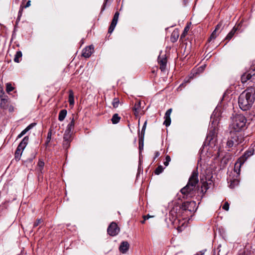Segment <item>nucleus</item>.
<instances>
[{"label": "nucleus", "instance_id": "nucleus-1", "mask_svg": "<svg viewBox=\"0 0 255 255\" xmlns=\"http://www.w3.org/2000/svg\"><path fill=\"white\" fill-rule=\"evenodd\" d=\"M255 100V88L252 87L247 88L240 95L238 103L243 111H247L252 106Z\"/></svg>", "mask_w": 255, "mask_h": 255}, {"label": "nucleus", "instance_id": "nucleus-2", "mask_svg": "<svg viewBox=\"0 0 255 255\" xmlns=\"http://www.w3.org/2000/svg\"><path fill=\"white\" fill-rule=\"evenodd\" d=\"M247 120L245 116L239 114L235 115L232 123L230 126V130L237 133H240L246 126Z\"/></svg>", "mask_w": 255, "mask_h": 255}, {"label": "nucleus", "instance_id": "nucleus-3", "mask_svg": "<svg viewBox=\"0 0 255 255\" xmlns=\"http://www.w3.org/2000/svg\"><path fill=\"white\" fill-rule=\"evenodd\" d=\"M199 180L198 178V172L194 170L192 172L187 185L181 189V192L183 194H186L191 193L195 188Z\"/></svg>", "mask_w": 255, "mask_h": 255}, {"label": "nucleus", "instance_id": "nucleus-4", "mask_svg": "<svg viewBox=\"0 0 255 255\" xmlns=\"http://www.w3.org/2000/svg\"><path fill=\"white\" fill-rule=\"evenodd\" d=\"M211 125H210V128L207 136V141L214 142L216 140L215 137L217 134V128L219 124V120L215 115H212L211 117Z\"/></svg>", "mask_w": 255, "mask_h": 255}, {"label": "nucleus", "instance_id": "nucleus-5", "mask_svg": "<svg viewBox=\"0 0 255 255\" xmlns=\"http://www.w3.org/2000/svg\"><path fill=\"white\" fill-rule=\"evenodd\" d=\"M244 140V136L241 133H237L230 130V136L227 141V146L228 147H232L242 143Z\"/></svg>", "mask_w": 255, "mask_h": 255}, {"label": "nucleus", "instance_id": "nucleus-6", "mask_svg": "<svg viewBox=\"0 0 255 255\" xmlns=\"http://www.w3.org/2000/svg\"><path fill=\"white\" fill-rule=\"evenodd\" d=\"M254 154V150L250 149L246 151L244 154L240 157L237 161L235 163V168L236 167L241 168V166L245 163L246 160L250 156Z\"/></svg>", "mask_w": 255, "mask_h": 255}, {"label": "nucleus", "instance_id": "nucleus-7", "mask_svg": "<svg viewBox=\"0 0 255 255\" xmlns=\"http://www.w3.org/2000/svg\"><path fill=\"white\" fill-rule=\"evenodd\" d=\"M0 108L3 109H6L8 108L9 99L7 96L4 94L2 88L0 89Z\"/></svg>", "mask_w": 255, "mask_h": 255}, {"label": "nucleus", "instance_id": "nucleus-8", "mask_svg": "<svg viewBox=\"0 0 255 255\" xmlns=\"http://www.w3.org/2000/svg\"><path fill=\"white\" fill-rule=\"evenodd\" d=\"M120 228L115 222H112L107 229L108 233L111 236H115L118 234L120 232Z\"/></svg>", "mask_w": 255, "mask_h": 255}, {"label": "nucleus", "instance_id": "nucleus-9", "mask_svg": "<svg viewBox=\"0 0 255 255\" xmlns=\"http://www.w3.org/2000/svg\"><path fill=\"white\" fill-rule=\"evenodd\" d=\"M180 210V208L178 206L174 207L170 211L169 214V218L172 224H174L177 219L179 214L177 211Z\"/></svg>", "mask_w": 255, "mask_h": 255}, {"label": "nucleus", "instance_id": "nucleus-10", "mask_svg": "<svg viewBox=\"0 0 255 255\" xmlns=\"http://www.w3.org/2000/svg\"><path fill=\"white\" fill-rule=\"evenodd\" d=\"M158 62L161 71L162 72L165 71L167 65V58L166 55L160 54L158 57Z\"/></svg>", "mask_w": 255, "mask_h": 255}, {"label": "nucleus", "instance_id": "nucleus-11", "mask_svg": "<svg viewBox=\"0 0 255 255\" xmlns=\"http://www.w3.org/2000/svg\"><path fill=\"white\" fill-rule=\"evenodd\" d=\"M119 16V12H116L114 16L113 20L112 21L111 24L109 27L108 32L109 33H112L114 31L118 21Z\"/></svg>", "mask_w": 255, "mask_h": 255}, {"label": "nucleus", "instance_id": "nucleus-12", "mask_svg": "<svg viewBox=\"0 0 255 255\" xmlns=\"http://www.w3.org/2000/svg\"><path fill=\"white\" fill-rule=\"evenodd\" d=\"M94 51V46L90 45L84 48L82 52V56L85 58H89Z\"/></svg>", "mask_w": 255, "mask_h": 255}, {"label": "nucleus", "instance_id": "nucleus-13", "mask_svg": "<svg viewBox=\"0 0 255 255\" xmlns=\"http://www.w3.org/2000/svg\"><path fill=\"white\" fill-rule=\"evenodd\" d=\"M129 248V244L127 241H123L119 247V251L123 254H126Z\"/></svg>", "mask_w": 255, "mask_h": 255}, {"label": "nucleus", "instance_id": "nucleus-14", "mask_svg": "<svg viewBox=\"0 0 255 255\" xmlns=\"http://www.w3.org/2000/svg\"><path fill=\"white\" fill-rule=\"evenodd\" d=\"M241 24L239 23L238 24H236L232 29V30L228 33L227 35L225 40L228 41H229L234 35L235 33L236 32L237 30L239 29Z\"/></svg>", "mask_w": 255, "mask_h": 255}, {"label": "nucleus", "instance_id": "nucleus-15", "mask_svg": "<svg viewBox=\"0 0 255 255\" xmlns=\"http://www.w3.org/2000/svg\"><path fill=\"white\" fill-rule=\"evenodd\" d=\"M75 125V120H74V116L73 115L72 118H71V122L67 125V128L65 130V131L72 132V130L74 128Z\"/></svg>", "mask_w": 255, "mask_h": 255}, {"label": "nucleus", "instance_id": "nucleus-16", "mask_svg": "<svg viewBox=\"0 0 255 255\" xmlns=\"http://www.w3.org/2000/svg\"><path fill=\"white\" fill-rule=\"evenodd\" d=\"M141 103L140 101H137L134 105L133 108L134 114L135 116H137L139 112L141 106Z\"/></svg>", "mask_w": 255, "mask_h": 255}, {"label": "nucleus", "instance_id": "nucleus-17", "mask_svg": "<svg viewBox=\"0 0 255 255\" xmlns=\"http://www.w3.org/2000/svg\"><path fill=\"white\" fill-rule=\"evenodd\" d=\"M252 73H245L241 76V81L243 83H246L248 80H250L252 77Z\"/></svg>", "mask_w": 255, "mask_h": 255}, {"label": "nucleus", "instance_id": "nucleus-18", "mask_svg": "<svg viewBox=\"0 0 255 255\" xmlns=\"http://www.w3.org/2000/svg\"><path fill=\"white\" fill-rule=\"evenodd\" d=\"M239 184V180L237 178H234L230 180L229 187L231 188H234Z\"/></svg>", "mask_w": 255, "mask_h": 255}, {"label": "nucleus", "instance_id": "nucleus-19", "mask_svg": "<svg viewBox=\"0 0 255 255\" xmlns=\"http://www.w3.org/2000/svg\"><path fill=\"white\" fill-rule=\"evenodd\" d=\"M67 113V111L65 109L60 111L58 116V120L61 122L63 121L66 116Z\"/></svg>", "mask_w": 255, "mask_h": 255}, {"label": "nucleus", "instance_id": "nucleus-20", "mask_svg": "<svg viewBox=\"0 0 255 255\" xmlns=\"http://www.w3.org/2000/svg\"><path fill=\"white\" fill-rule=\"evenodd\" d=\"M72 132L65 131L63 135V140H72Z\"/></svg>", "mask_w": 255, "mask_h": 255}, {"label": "nucleus", "instance_id": "nucleus-21", "mask_svg": "<svg viewBox=\"0 0 255 255\" xmlns=\"http://www.w3.org/2000/svg\"><path fill=\"white\" fill-rule=\"evenodd\" d=\"M69 103L70 105L73 106L74 104V93L72 90L69 91Z\"/></svg>", "mask_w": 255, "mask_h": 255}, {"label": "nucleus", "instance_id": "nucleus-22", "mask_svg": "<svg viewBox=\"0 0 255 255\" xmlns=\"http://www.w3.org/2000/svg\"><path fill=\"white\" fill-rule=\"evenodd\" d=\"M121 119L120 117H119V115L118 114H115L111 119L112 123L113 124H118Z\"/></svg>", "mask_w": 255, "mask_h": 255}, {"label": "nucleus", "instance_id": "nucleus-23", "mask_svg": "<svg viewBox=\"0 0 255 255\" xmlns=\"http://www.w3.org/2000/svg\"><path fill=\"white\" fill-rule=\"evenodd\" d=\"M146 123H147V122H145V123L143 126L141 131V134L139 135V143L140 144V142L143 139V136H144V133H145V129L146 128Z\"/></svg>", "mask_w": 255, "mask_h": 255}, {"label": "nucleus", "instance_id": "nucleus-24", "mask_svg": "<svg viewBox=\"0 0 255 255\" xmlns=\"http://www.w3.org/2000/svg\"><path fill=\"white\" fill-rule=\"evenodd\" d=\"M22 57V53L21 51H17L14 58V61L15 62L18 63L20 61V58Z\"/></svg>", "mask_w": 255, "mask_h": 255}, {"label": "nucleus", "instance_id": "nucleus-25", "mask_svg": "<svg viewBox=\"0 0 255 255\" xmlns=\"http://www.w3.org/2000/svg\"><path fill=\"white\" fill-rule=\"evenodd\" d=\"M44 165V162L42 160H39L37 164V170L38 172L42 173Z\"/></svg>", "mask_w": 255, "mask_h": 255}, {"label": "nucleus", "instance_id": "nucleus-26", "mask_svg": "<svg viewBox=\"0 0 255 255\" xmlns=\"http://www.w3.org/2000/svg\"><path fill=\"white\" fill-rule=\"evenodd\" d=\"M71 141L72 140H63V148L66 150H67V149L69 148Z\"/></svg>", "mask_w": 255, "mask_h": 255}, {"label": "nucleus", "instance_id": "nucleus-27", "mask_svg": "<svg viewBox=\"0 0 255 255\" xmlns=\"http://www.w3.org/2000/svg\"><path fill=\"white\" fill-rule=\"evenodd\" d=\"M28 141H29V137L28 136H26L23 138V139L20 142V143L21 144V145H22L23 146H24V147H25L26 146L27 144H28Z\"/></svg>", "mask_w": 255, "mask_h": 255}, {"label": "nucleus", "instance_id": "nucleus-28", "mask_svg": "<svg viewBox=\"0 0 255 255\" xmlns=\"http://www.w3.org/2000/svg\"><path fill=\"white\" fill-rule=\"evenodd\" d=\"M22 151H21V150H18V148H16V150L15 152V158L16 159V160H19L20 159V156L22 154Z\"/></svg>", "mask_w": 255, "mask_h": 255}, {"label": "nucleus", "instance_id": "nucleus-29", "mask_svg": "<svg viewBox=\"0 0 255 255\" xmlns=\"http://www.w3.org/2000/svg\"><path fill=\"white\" fill-rule=\"evenodd\" d=\"M14 88L12 86L11 84L9 83H6V91L9 93L10 92L13 91Z\"/></svg>", "mask_w": 255, "mask_h": 255}, {"label": "nucleus", "instance_id": "nucleus-30", "mask_svg": "<svg viewBox=\"0 0 255 255\" xmlns=\"http://www.w3.org/2000/svg\"><path fill=\"white\" fill-rule=\"evenodd\" d=\"M163 170V168L161 165L158 166L154 171V173L156 175H158L161 173Z\"/></svg>", "mask_w": 255, "mask_h": 255}, {"label": "nucleus", "instance_id": "nucleus-31", "mask_svg": "<svg viewBox=\"0 0 255 255\" xmlns=\"http://www.w3.org/2000/svg\"><path fill=\"white\" fill-rule=\"evenodd\" d=\"M189 29H190V27H189V25H187V26L184 28V30H183V33H182V34H181V38H183V37H184L186 35V34H187V32H188V31L189 30Z\"/></svg>", "mask_w": 255, "mask_h": 255}, {"label": "nucleus", "instance_id": "nucleus-32", "mask_svg": "<svg viewBox=\"0 0 255 255\" xmlns=\"http://www.w3.org/2000/svg\"><path fill=\"white\" fill-rule=\"evenodd\" d=\"M217 33L216 30H214L213 31L212 33L211 34L208 41H210L212 40L215 39L216 37H217Z\"/></svg>", "mask_w": 255, "mask_h": 255}, {"label": "nucleus", "instance_id": "nucleus-33", "mask_svg": "<svg viewBox=\"0 0 255 255\" xmlns=\"http://www.w3.org/2000/svg\"><path fill=\"white\" fill-rule=\"evenodd\" d=\"M51 136H52V131L51 130H50L47 134V139L45 143L46 144H48V143L50 142L51 139Z\"/></svg>", "mask_w": 255, "mask_h": 255}, {"label": "nucleus", "instance_id": "nucleus-34", "mask_svg": "<svg viewBox=\"0 0 255 255\" xmlns=\"http://www.w3.org/2000/svg\"><path fill=\"white\" fill-rule=\"evenodd\" d=\"M165 121L164 122V124L166 126L168 127L170 125L171 123V119L170 118L168 117H164Z\"/></svg>", "mask_w": 255, "mask_h": 255}, {"label": "nucleus", "instance_id": "nucleus-35", "mask_svg": "<svg viewBox=\"0 0 255 255\" xmlns=\"http://www.w3.org/2000/svg\"><path fill=\"white\" fill-rule=\"evenodd\" d=\"M43 222L42 219H38L33 224V227H36Z\"/></svg>", "mask_w": 255, "mask_h": 255}, {"label": "nucleus", "instance_id": "nucleus-36", "mask_svg": "<svg viewBox=\"0 0 255 255\" xmlns=\"http://www.w3.org/2000/svg\"><path fill=\"white\" fill-rule=\"evenodd\" d=\"M194 204V202H186L184 203V205H183V208H184V210H188V207L189 205ZM189 210H190L189 209Z\"/></svg>", "mask_w": 255, "mask_h": 255}, {"label": "nucleus", "instance_id": "nucleus-37", "mask_svg": "<svg viewBox=\"0 0 255 255\" xmlns=\"http://www.w3.org/2000/svg\"><path fill=\"white\" fill-rule=\"evenodd\" d=\"M209 188V184L206 182H204L201 186L202 191H203L204 189L206 191Z\"/></svg>", "mask_w": 255, "mask_h": 255}, {"label": "nucleus", "instance_id": "nucleus-38", "mask_svg": "<svg viewBox=\"0 0 255 255\" xmlns=\"http://www.w3.org/2000/svg\"><path fill=\"white\" fill-rule=\"evenodd\" d=\"M119 104V100L118 99H114L113 102V105L114 108H117Z\"/></svg>", "mask_w": 255, "mask_h": 255}, {"label": "nucleus", "instance_id": "nucleus-39", "mask_svg": "<svg viewBox=\"0 0 255 255\" xmlns=\"http://www.w3.org/2000/svg\"><path fill=\"white\" fill-rule=\"evenodd\" d=\"M172 112V109H168L166 112L165 113V117H168V118H170V115H171V113Z\"/></svg>", "mask_w": 255, "mask_h": 255}, {"label": "nucleus", "instance_id": "nucleus-40", "mask_svg": "<svg viewBox=\"0 0 255 255\" xmlns=\"http://www.w3.org/2000/svg\"><path fill=\"white\" fill-rule=\"evenodd\" d=\"M24 8H25V7L23 6H22V5L20 6V9H19V12H18V18H19L21 16L22 13V11H23V9Z\"/></svg>", "mask_w": 255, "mask_h": 255}, {"label": "nucleus", "instance_id": "nucleus-41", "mask_svg": "<svg viewBox=\"0 0 255 255\" xmlns=\"http://www.w3.org/2000/svg\"><path fill=\"white\" fill-rule=\"evenodd\" d=\"M223 209L228 211L229 209V204L228 202H226L223 206Z\"/></svg>", "mask_w": 255, "mask_h": 255}, {"label": "nucleus", "instance_id": "nucleus-42", "mask_svg": "<svg viewBox=\"0 0 255 255\" xmlns=\"http://www.w3.org/2000/svg\"><path fill=\"white\" fill-rule=\"evenodd\" d=\"M35 125V123H32L30 124L29 126H28L26 128L28 129V130L29 131L30 129L33 128Z\"/></svg>", "mask_w": 255, "mask_h": 255}, {"label": "nucleus", "instance_id": "nucleus-43", "mask_svg": "<svg viewBox=\"0 0 255 255\" xmlns=\"http://www.w3.org/2000/svg\"><path fill=\"white\" fill-rule=\"evenodd\" d=\"M17 148L18 149V150H20L22 151L24 150V149L25 148V147H24V146L21 145V144L19 143V145H18Z\"/></svg>", "mask_w": 255, "mask_h": 255}, {"label": "nucleus", "instance_id": "nucleus-44", "mask_svg": "<svg viewBox=\"0 0 255 255\" xmlns=\"http://www.w3.org/2000/svg\"><path fill=\"white\" fill-rule=\"evenodd\" d=\"M222 23L221 22H220L219 24H217L215 30H216V31H217L222 27Z\"/></svg>", "mask_w": 255, "mask_h": 255}, {"label": "nucleus", "instance_id": "nucleus-45", "mask_svg": "<svg viewBox=\"0 0 255 255\" xmlns=\"http://www.w3.org/2000/svg\"><path fill=\"white\" fill-rule=\"evenodd\" d=\"M234 171L236 172L238 174H239L240 173V168H239L238 167H236L235 168V167H234Z\"/></svg>", "mask_w": 255, "mask_h": 255}, {"label": "nucleus", "instance_id": "nucleus-46", "mask_svg": "<svg viewBox=\"0 0 255 255\" xmlns=\"http://www.w3.org/2000/svg\"><path fill=\"white\" fill-rule=\"evenodd\" d=\"M153 217H154L153 216H150L149 215H146V216H144L143 217V219H144V220H146L150 218Z\"/></svg>", "mask_w": 255, "mask_h": 255}, {"label": "nucleus", "instance_id": "nucleus-47", "mask_svg": "<svg viewBox=\"0 0 255 255\" xmlns=\"http://www.w3.org/2000/svg\"><path fill=\"white\" fill-rule=\"evenodd\" d=\"M159 155H160V153L159 151H155L154 160H155L157 157H158L159 156Z\"/></svg>", "mask_w": 255, "mask_h": 255}, {"label": "nucleus", "instance_id": "nucleus-48", "mask_svg": "<svg viewBox=\"0 0 255 255\" xmlns=\"http://www.w3.org/2000/svg\"><path fill=\"white\" fill-rule=\"evenodd\" d=\"M28 129H27L26 128H25L24 130H23L20 133H21V134L22 135H24L27 131H28Z\"/></svg>", "mask_w": 255, "mask_h": 255}, {"label": "nucleus", "instance_id": "nucleus-49", "mask_svg": "<svg viewBox=\"0 0 255 255\" xmlns=\"http://www.w3.org/2000/svg\"><path fill=\"white\" fill-rule=\"evenodd\" d=\"M28 129H27L26 128H25L24 130H23L20 133H21V134L22 135H24L27 131H28Z\"/></svg>", "mask_w": 255, "mask_h": 255}, {"label": "nucleus", "instance_id": "nucleus-50", "mask_svg": "<svg viewBox=\"0 0 255 255\" xmlns=\"http://www.w3.org/2000/svg\"><path fill=\"white\" fill-rule=\"evenodd\" d=\"M30 2H31L30 0H28V1L27 2V3H26V5H25V6H24L25 8H26V7H29V6L30 5Z\"/></svg>", "mask_w": 255, "mask_h": 255}, {"label": "nucleus", "instance_id": "nucleus-51", "mask_svg": "<svg viewBox=\"0 0 255 255\" xmlns=\"http://www.w3.org/2000/svg\"><path fill=\"white\" fill-rule=\"evenodd\" d=\"M205 251H201L199 253H197L196 255H203L204 254Z\"/></svg>", "mask_w": 255, "mask_h": 255}, {"label": "nucleus", "instance_id": "nucleus-52", "mask_svg": "<svg viewBox=\"0 0 255 255\" xmlns=\"http://www.w3.org/2000/svg\"><path fill=\"white\" fill-rule=\"evenodd\" d=\"M143 140L140 142V143H139V149H141V148H143Z\"/></svg>", "mask_w": 255, "mask_h": 255}, {"label": "nucleus", "instance_id": "nucleus-53", "mask_svg": "<svg viewBox=\"0 0 255 255\" xmlns=\"http://www.w3.org/2000/svg\"><path fill=\"white\" fill-rule=\"evenodd\" d=\"M171 160V158L170 157V156L169 155H167L166 156V161H167V162H169Z\"/></svg>", "mask_w": 255, "mask_h": 255}, {"label": "nucleus", "instance_id": "nucleus-54", "mask_svg": "<svg viewBox=\"0 0 255 255\" xmlns=\"http://www.w3.org/2000/svg\"><path fill=\"white\" fill-rule=\"evenodd\" d=\"M9 111L10 112H12L13 111V107L11 106H9Z\"/></svg>", "mask_w": 255, "mask_h": 255}, {"label": "nucleus", "instance_id": "nucleus-55", "mask_svg": "<svg viewBox=\"0 0 255 255\" xmlns=\"http://www.w3.org/2000/svg\"><path fill=\"white\" fill-rule=\"evenodd\" d=\"M168 164H169V162H167V161H165V162H164V165H165V166H167L168 165Z\"/></svg>", "mask_w": 255, "mask_h": 255}, {"label": "nucleus", "instance_id": "nucleus-56", "mask_svg": "<svg viewBox=\"0 0 255 255\" xmlns=\"http://www.w3.org/2000/svg\"><path fill=\"white\" fill-rule=\"evenodd\" d=\"M23 135L21 134V133H20L19 134H18V135L17 136V138H19L20 137H21Z\"/></svg>", "mask_w": 255, "mask_h": 255}, {"label": "nucleus", "instance_id": "nucleus-57", "mask_svg": "<svg viewBox=\"0 0 255 255\" xmlns=\"http://www.w3.org/2000/svg\"><path fill=\"white\" fill-rule=\"evenodd\" d=\"M239 255H247L245 253L243 252L239 254Z\"/></svg>", "mask_w": 255, "mask_h": 255}, {"label": "nucleus", "instance_id": "nucleus-58", "mask_svg": "<svg viewBox=\"0 0 255 255\" xmlns=\"http://www.w3.org/2000/svg\"><path fill=\"white\" fill-rule=\"evenodd\" d=\"M145 220H144V219L143 221H142L141 222V223L142 224H144V223H145Z\"/></svg>", "mask_w": 255, "mask_h": 255}, {"label": "nucleus", "instance_id": "nucleus-59", "mask_svg": "<svg viewBox=\"0 0 255 255\" xmlns=\"http://www.w3.org/2000/svg\"><path fill=\"white\" fill-rule=\"evenodd\" d=\"M254 73H253V75H255V69L253 70Z\"/></svg>", "mask_w": 255, "mask_h": 255}, {"label": "nucleus", "instance_id": "nucleus-60", "mask_svg": "<svg viewBox=\"0 0 255 255\" xmlns=\"http://www.w3.org/2000/svg\"><path fill=\"white\" fill-rule=\"evenodd\" d=\"M200 68H202V70H203V67H200L199 69H200Z\"/></svg>", "mask_w": 255, "mask_h": 255}]
</instances>
